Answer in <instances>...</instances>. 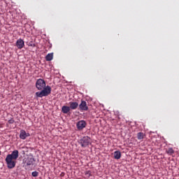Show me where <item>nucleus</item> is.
I'll return each instance as SVG.
<instances>
[{"mask_svg": "<svg viewBox=\"0 0 179 179\" xmlns=\"http://www.w3.org/2000/svg\"><path fill=\"white\" fill-rule=\"evenodd\" d=\"M54 58V53H49L45 56V60L46 61H52V59Z\"/></svg>", "mask_w": 179, "mask_h": 179, "instance_id": "obj_12", "label": "nucleus"}, {"mask_svg": "<svg viewBox=\"0 0 179 179\" xmlns=\"http://www.w3.org/2000/svg\"><path fill=\"white\" fill-rule=\"evenodd\" d=\"M76 127L80 131L83 129V128H86V122L85 120H80L77 123Z\"/></svg>", "mask_w": 179, "mask_h": 179, "instance_id": "obj_7", "label": "nucleus"}, {"mask_svg": "<svg viewBox=\"0 0 179 179\" xmlns=\"http://www.w3.org/2000/svg\"><path fill=\"white\" fill-rule=\"evenodd\" d=\"M31 176H32V177H38V172L35 171L31 173Z\"/></svg>", "mask_w": 179, "mask_h": 179, "instance_id": "obj_16", "label": "nucleus"}, {"mask_svg": "<svg viewBox=\"0 0 179 179\" xmlns=\"http://www.w3.org/2000/svg\"><path fill=\"white\" fill-rule=\"evenodd\" d=\"M28 136H30V134L26 133V131H24V129L20 131V139L24 140L26 139V138H28Z\"/></svg>", "mask_w": 179, "mask_h": 179, "instance_id": "obj_10", "label": "nucleus"}, {"mask_svg": "<svg viewBox=\"0 0 179 179\" xmlns=\"http://www.w3.org/2000/svg\"><path fill=\"white\" fill-rule=\"evenodd\" d=\"M16 46L18 50H22L24 47V41L21 38L18 39L16 42Z\"/></svg>", "mask_w": 179, "mask_h": 179, "instance_id": "obj_8", "label": "nucleus"}, {"mask_svg": "<svg viewBox=\"0 0 179 179\" xmlns=\"http://www.w3.org/2000/svg\"><path fill=\"white\" fill-rule=\"evenodd\" d=\"M61 177H64L65 176V173L64 172H62L61 174H60Z\"/></svg>", "mask_w": 179, "mask_h": 179, "instance_id": "obj_20", "label": "nucleus"}, {"mask_svg": "<svg viewBox=\"0 0 179 179\" xmlns=\"http://www.w3.org/2000/svg\"><path fill=\"white\" fill-rule=\"evenodd\" d=\"M22 162L25 170H28V171H31V170H33L34 163L36 162V159H34V157H33V156L29 155L25 157L23 159Z\"/></svg>", "mask_w": 179, "mask_h": 179, "instance_id": "obj_2", "label": "nucleus"}, {"mask_svg": "<svg viewBox=\"0 0 179 179\" xmlns=\"http://www.w3.org/2000/svg\"><path fill=\"white\" fill-rule=\"evenodd\" d=\"M36 87L38 90H43L45 87V81L41 78L37 80Z\"/></svg>", "mask_w": 179, "mask_h": 179, "instance_id": "obj_4", "label": "nucleus"}, {"mask_svg": "<svg viewBox=\"0 0 179 179\" xmlns=\"http://www.w3.org/2000/svg\"><path fill=\"white\" fill-rule=\"evenodd\" d=\"M166 152L169 156H171L174 153V150H173V148H169L168 150H166Z\"/></svg>", "mask_w": 179, "mask_h": 179, "instance_id": "obj_15", "label": "nucleus"}, {"mask_svg": "<svg viewBox=\"0 0 179 179\" xmlns=\"http://www.w3.org/2000/svg\"><path fill=\"white\" fill-rule=\"evenodd\" d=\"M0 155H1V151H0Z\"/></svg>", "mask_w": 179, "mask_h": 179, "instance_id": "obj_21", "label": "nucleus"}, {"mask_svg": "<svg viewBox=\"0 0 179 179\" xmlns=\"http://www.w3.org/2000/svg\"><path fill=\"white\" fill-rule=\"evenodd\" d=\"M145 138V134H143V132H138L137 134V138L138 139V141H143Z\"/></svg>", "mask_w": 179, "mask_h": 179, "instance_id": "obj_13", "label": "nucleus"}, {"mask_svg": "<svg viewBox=\"0 0 179 179\" xmlns=\"http://www.w3.org/2000/svg\"><path fill=\"white\" fill-rule=\"evenodd\" d=\"M13 122H15L13 118H11L10 120H8V124H13Z\"/></svg>", "mask_w": 179, "mask_h": 179, "instance_id": "obj_17", "label": "nucleus"}, {"mask_svg": "<svg viewBox=\"0 0 179 179\" xmlns=\"http://www.w3.org/2000/svg\"><path fill=\"white\" fill-rule=\"evenodd\" d=\"M29 47H36V44H34V43L29 44Z\"/></svg>", "mask_w": 179, "mask_h": 179, "instance_id": "obj_19", "label": "nucleus"}, {"mask_svg": "<svg viewBox=\"0 0 179 179\" xmlns=\"http://www.w3.org/2000/svg\"><path fill=\"white\" fill-rule=\"evenodd\" d=\"M51 94V87L50 85H47L45 87L41 92H36V97H47Z\"/></svg>", "mask_w": 179, "mask_h": 179, "instance_id": "obj_3", "label": "nucleus"}, {"mask_svg": "<svg viewBox=\"0 0 179 179\" xmlns=\"http://www.w3.org/2000/svg\"><path fill=\"white\" fill-rule=\"evenodd\" d=\"M19 157V151L15 150L11 154H8L6 157V162L8 169H15L16 166V160Z\"/></svg>", "mask_w": 179, "mask_h": 179, "instance_id": "obj_1", "label": "nucleus"}, {"mask_svg": "<svg viewBox=\"0 0 179 179\" xmlns=\"http://www.w3.org/2000/svg\"><path fill=\"white\" fill-rule=\"evenodd\" d=\"M80 143L82 148H86V146H89V145H90V138H89V136H84L80 140Z\"/></svg>", "mask_w": 179, "mask_h": 179, "instance_id": "obj_5", "label": "nucleus"}, {"mask_svg": "<svg viewBox=\"0 0 179 179\" xmlns=\"http://www.w3.org/2000/svg\"><path fill=\"white\" fill-rule=\"evenodd\" d=\"M78 110H80V111H87V110H89V106H87L86 101H81L80 103L78 105Z\"/></svg>", "mask_w": 179, "mask_h": 179, "instance_id": "obj_6", "label": "nucleus"}, {"mask_svg": "<svg viewBox=\"0 0 179 179\" xmlns=\"http://www.w3.org/2000/svg\"><path fill=\"white\" fill-rule=\"evenodd\" d=\"M70 110H76L79 107V103L75 101H70L69 103Z\"/></svg>", "mask_w": 179, "mask_h": 179, "instance_id": "obj_9", "label": "nucleus"}, {"mask_svg": "<svg viewBox=\"0 0 179 179\" xmlns=\"http://www.w3.org/2000/svg\"><path fill=\"white\" fill-rule=\"evenodd\" d=\"M71 111V108L69 106H63L62 107V112L63 114H68Z\"/></svg>", "mask_w": 179, "mask_h": 179, "instance_id": "obj_11", "label": "nucleus"}, {"mask_svg": "<svg viewBox=\"0 0 179 179\" xmlns=\"http://www.w3.org/2000/svg\"><path fill=\"white\" fill-rule=\"evenodd\" d=\"M86 175L88 174L89 176H92V174L90 173V171H87L86 173H85Z\"/></svg>", "mask_w": 179, "mask_h": 179, "instance_id": "obj_18", "label": "nucleus"}, {"mask_svg": "<svg viewBox=\"0 0 179 179\" xmlns=\"http://www.w3.org/2000/svg\"><path fill=\"white\" fill-rule=\"evenodd\" d=\"M114 157L116 160L121 159V152L120 151H115L114 152Z\"/></svg>", "mask_w": 179, "mask_h": 179, "instance_id": "obj_14", "label": "nucleus"}]
</instances>
